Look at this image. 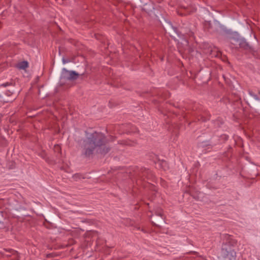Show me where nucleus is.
<instances>
[{
  "label": "nucleus",
  "mask_w": 260,
  "mask_h": 260,
  "mask_svg": "<svg viewBox=\"0 0 260 260\" xmlns=\"http://www.w3.org/2000/svg\"><path fill=\"white\" fill-rule=\"evenodd\" d=\"M8 85V83H6V84H3V86H7V85Z\"/></svg>",
  "instance_id": "nucleus-16"
},
{
  "label": "nucleus",
  "mask_w": 260,
  "mask_h": 260,
  "mask_svg": "<svg viewBox=\"0 0 260 260\" xmlns=\"http://www.w3.org/2000/svg\"><path fill=\"white\" fill-rule=\"evenodd\" d=\"M155 214L156 215L160 216L161 217H162V212L161 209L157 208L155 210Z\"/></svg>",
  "instance_id": "nucleus-7"
},
{
  "label": "nucleus",
  "mask_w": 260,
  "mask_h": 260,
  "mask_svg": "<svg viewBox=\"0 0 260 260\" xmlns=\"http://www.w3.org/2000/svg\"><path fill=\"white\" fill-rule=\"evenodd\" d=\"M108 141L105 135L101 133H87L86 139L83 141L84 154L86 156H89L94 152L106 154L110 150V148L106 145Z\"/></svg>",
  "instance_id": "nucleus-1"
},
{
  "label": "nucleus",
  "mask_w": 260,
  "mask_h": 260,
  "mask_svg": "<svg viewBox=\"0 0 260 260\" xmlns=\"http://www.w3.org/2000/svg\"><path fill=\"white\" fill-rule=\"evenodd\" d=\"M79 74L75 71H70L66 69H63L61 76L60 81L64 82L67 80H73L78 78Z\"/></svg>",
  "instance_id": "nucleus-3"
},
{
  "label": "nucleus",
  "mask_w": 260,
  "mask_h": 260,
  "mask_svg": "<svg viewBox=\"0 0 260 260\" xmlns=\"http://www.w3.org/2000/svg\"><path fill=\"white\" fill-rule=\"evenodd\" d=\"M4 217L2 212L0 211V224L3 222Z\"/></svg>",
  "instance_id": "nucleus-10"
},
{
  "label": "nucleus",
  "mask_w": 260,
  "mask_h": 260,
  "mask_svg": "<svg viewBox=\"0 0 260 260\" xmlns=\"http://www.w3.org/2000/svg\"><path fill=\"white\" fill-rule=\"evenodd\" d=\"M54 150L55 152H59L61 150V148L59 145H55L54 147Z\"/></svg>",
  "instance_id": "nucleus-8"
},
{
  "label": "nucleus",
  "mask_w": 260,
  "mask_h": 260,
  "mask_svg": "<svg viewBox=\"0 0 260 260\" xmlns=\"http://www.w3.org/2000/svg\"><path fill=\"white\" fill-rule=\"evenodd\" d=\"M238 43L239 46L240 48H243L244 49H248L249 48L248 44L244 40L238 41Z\"/></svg>",
  "instance_id": "nucleus-4"
},
{
  "label": "nucleus",
  "mask_w": 260,
  "mask_h": 260,
  "mask_svg": "<svg viewBox=\"0 0 260 260\" xmlns=\"http://www.w3.org/2000/svg\"><path fill=\"white\" fill-rule=\"evenodd\" d=\"M5 101L4 99H3L2 97L0 95V101L2 102V101Z\"/></svg>",
  "instance_id": "nucleus-15"
},
{
  "label": "nucleus",
  "mask_w": 260,
  "mask_h": 260,
  "mask_svg": "<svg viewBox=\"0 0 260 260\" xmlns=\"http://www.w3.org/2000/svg\"><path fill=\"white\" fill-rule=\"evenodd\" d=\"M17 67L20 69H25L28 67L27 61H22L18 64Z\"/></svg>",
  "instance_id": "nucleus-5"
},
{
  "label": "nucleus",
  "mask_w": 260,
  "mask_h": 260,
  "mask_svg": "<svg viewBox=\"0 0 260 260\" xmlns=\"http://www.w3.org/2000/svg\"><path fill=\"white\" fill-rule=\"evenodd\" d=\"M63 63L64 64L67 62H68V60H66L65 59L63 58L62 59Z\"/></svg>",
  "instance_id": "nucleus-12"
},
{
  "label": "nucleus",
  "mask_w": 260,
  "mask_h": 260,
  "mask_svg": "<svg viewBox=\"0 0 260 260\" xmlns=\"http://www.w3.org/2000/svg\"><path fill=\"white\" fill-rule=\"evenodd\" d=\"M9 252L12 253V255H15V256H16V257H17V256H18V253H17V251H14V250H13L11 249V250H10V251H9Z\"/></svg>",
  "instance_id": "nucleus-9"
},
{
  "label": "nucleus",
  "mask_w": 260,
  "mask_h": 260,
  "mask_svg": "<svg viewBox=\"0 0 260 260\" xmlns=\"http://www.w3.org/2000/svg\"><path fill=\"white\" fill-rule=\"evenodd\" d=\"M198 120H201V121H205L207 119H208L207 117H206L205 114H200V115H199L198 116Z\"/></svg>",
  "instance_id": "nucleus-6"
},
{
  "label": "nucleus",
  "mask_w": 260,
  "mask_h": 260,
  "mask_svg": "<svg viewBox=\"0 0 260 260\" xmlns=\"http://www.w3.org/2000/svg\"><path fill=\"white\" fill-rule=\"evenodd\" d=\"M198 260H207L205 259L203 257H201Z\"/></svg>",
  "instance_id": "nucleus-14"
},
{
  "label": "nucleus",
  "mask_w": 260,
  "mask_h": 260,
  "mask_svg": "<svg viewBox=\"0 0 260 260\" xmlns=\"http://www.w3.org/2000/svg\"><path fill=\"white\" fill-rule=\"evenodd\" d=\"M6 255H7V256H11V254H6Z\"/></svg>",
  "instance_id": "nucleus-17"
},
{
  "label": "nucleus",
  "mask_w": 260,
  "mask_h": 260,
  "mask_svg": "<svg viewBox=\"0 0 260 260\" xmlns=\"http://www.w3.org/2000/svg\"><path fill=\"white\" fill-rule=\"evenodd\" d=\"M80 176V175L79 174H75L74 176V177L75 178H77V177H79Z\"/></svg>",
  "instance_id": "nucleus-13"
},
{
  "label": "nucleus",
  "mask_w": 260,
  "mask_h": 260,
  "mask_svg": "<svg viewBox=\"0 0 260 260\" xmlns=\"http://www.w3.org/2000/svg\"><path fill=\"white\" fill-rule=\"evenodd\" d=\"M221 55V53L220 52H217L216 53V57H219Z\"/></svg>",
  "instance_id": "nucleus-11"
},
{
  "label": "nucleus",
  "mask_w": 260,
  "mask_h": 260,
  "mask_svg": "<svg viewBox=\"0 0 260 260\" xmlns=\"http://www.w3.org/2000/svg\"><path fill=\"white\" fill-rule=\"evenodd\" d=\"M221 256L223 260H236V252L230 243L224 244L221 248Z\"/></svg>",
  "instance_id": "nucleus-2"
}]
</instances>
